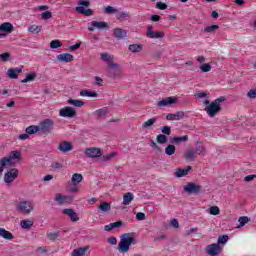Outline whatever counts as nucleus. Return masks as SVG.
I'll list each match as a JSON object with an SVG mask.
<instances>
[{"instance_id":"nucleus-31","label":"nucleus","mask_w":256,"mask_h":256,"mask_svg":"<svg viewBox=\"0 0 256 256\" xmlns=\"http://www.w3.org/2000/svg\"><path fill=\"white\" fill-rule=\"evenodd\" d=\"M69 198L63 194H56L55 196V201L58 203V205H64V203H67Z\"/></svg>"},{"instance_id":"nucleus-22","label":"nucleus","mask_w":256,"mask_h":256,"mask_svg":"<svg viewBox=\"0 0 256 256\" xmlns=\"http://www.w3.org/2000/svg\"><path fill=\"white\" fill-rule=\"evenodd\" d=\"M187 141H189V136L187 135L176 136L170 140V142L173 143L174 145H179L180 143H187Z\"/></svg>"},{"instance_id":"nucleus-50","label":"nucleus","mask_w":256,"mask_h":256,"mask_svg":"<svg viewBox=\"0 0 256 256\" xmlns=\"http://www.w3.org/2000/svg\"><path fill=\"white\" fill-rule=\"evenodd\" d=\"M200 71L202 73H209V71H211V64L209 63H204L200 66Z\"/></svg>"},{"instance_id":"nucleus-25","label":"nucleus","mask_w":256,"mask_h":256,"mask_svg":"<svg viewBox=\"0 0 256 256\" xmlns=\"http://www.w3.org/2000/svg\"><path fill=\"white\" fill-rule=\"evenodd\" d=\"M87 251H89V246L77 248L72 251L71 256H85V253H87Z\"/></svg>"},{"instance_id":"nucleus-33","label":"nucleus","mask_w":256,"mask_h":256,"mask_svg":"<svg viewBox=\"0 0 256 256\" xmlns=\"http://www.w3.org/2000/svg\"><path fill=\"white\" fill-rule=\"evenodd\" d=\"M0 31L11 33V31H13V24L9 22L2 23L0 25Z\"/></svg>"},{"instance_id":"nucleus-28","label":"nucleus","mask_w":256,"mask_h":256,"mask_svg":"<svg viewBox=\"0 0 256 256\" xmlns=\"http://www.w3.org/2000/svg\"><path fill=\"white\" fill-rule=\"evenodd\" d=\"M184 158L186 161H195V150H193V148L186 150L184 153Z\"/></svg>"},{"instance_id":"nucleus-21","label":"nucleus","mask_w":256,"mask_h":256,"mask_svg":"<svg viewBox=\"0 0 256 256\" xmlns=\"http://www.w3.org/2000/svg\"><path fill=\"white\" fill-rule=\"evenodd\" d=\"M189 171H191V166H187L186 169L177 168L176 171L174 172V176L178 178L185 177V175L189 174Z\"/></svg>"},{"instance_id":"nucleus-45","label":"nucleus","mask_w":256,"mask_h":256,"mask_svg":"<svg viewBox=\"0 0 256 256\" xmlns=\"http://www.w3.org/2000/svg\"><path fill=\"white\" fill-rule=\"evenodd\" d=\"M156 141H157V143H159V145H165V143H167V141H169V139L167 138V136H165V134H159L156 137Z\"/></svg>"},{"instance_id":"nucleus-58","label":"nucleus","mask_w":256,"mask_h":256,"mask_svg":"<svg viewBox=\"0 0 256 256\" xmlns=\"http://www.w3.org/2000/svg\"><path fill=\"white\" fill-rule=\"evenodd\" d=\"M253 179H256V175L255 174H251V175L245 176L244 177V182L245 183H249V182L253 181Z\"/></svg>"},{"instance_id":"nucleus-32","label":"nucleus","mask_w":256,"mask_h":256,"mask_svg":"<svg viewBox=\"0 0 256 256\" xmlns=\"http://www.w3.org/2000/svg\"><path fill=\"white\" fill-rule=\"evenodd\" d=\"M157 123V118H150L142 124V129H151Z\"/></svg>"},{"instance_id":"nucleus-20","label":"nucleus","mask_w":256,"mask_h":256,"mask_svg":"<svg viewBox=\"0 0 256 256\" xmlns=\"http://www.w3.org/2000/svg\"><path fill=\"white\" fill-rule=\"evenodd\" d=\"M56 59L61 63H71V61H73V55L70 53H62L58 54Z\"/></svg>"},{"instance_id":"nucleus-35","label":"nucleus","mask_w":256,"mask_h":256,"mask_svg":"<svg viewBox=\"0 0 256 256\" xmlns=\"http://www.w3.org/2000/svg\"><path fill=\"white\" fill-rule=\"evenodd\" d=\"M26 133L30 135H35V133H39V126L38 125H31L26 128Z\"/></svg>"},{"instance_id":"nucleus-36","label":"nucleus","mask_w":256,"mask_h":256,"mask_svg":"<svg viewBox=\"0 0 256 256\" xmlns=\"http://www.w3.org/2000/svg\"><path fill=\"white\" fill-rule=\"evenodd\" d=\"M175 151H177V148L173 144H169L165 148V153H166V155H168V157H171V156L175 155Z\"/></svg>"},{"instance_id":"nucleus-14","label":"nucleus","mask_w":256,"mask_h":256,"mask_svg":"<svg viewBox=\"0 0 256 256\" xmlns=\"http://www.w3.org/2000/svg\"><path fill=\"white\" fill-rule=\"evenodd\" d=\"M107 27H109L107 22L92 21L88 26V31H95V29L103 31V29H107Z\"/></svg>"},{"instance_id":"nucleus-40","label":"nucleus","mask_w":256,"mask_h":256,"mask_svg":"<svg viewBox=\"0 0 256 256\" xmlns=\"http://www.w3.org/2000/svg\"><path fill=\"white\" fill-rule=\"evenodd\" d=\"M249 217L247 216H241L239 219H238V223L239 225L237 226V229H241V227H245V225H247V223H249Z\"/></svg>"},{"instance_id":"nucleus-2","label":"nucleus","mask_w":256,"mask_h":256,"mask_svg":"<svg viewBox=\"0 0 256 256\" xmlns=\"http://www.w3.org/2000/svg\"><path fill=\"white\" fill-rule=\"evenodd\" d=\"M223 101H225V98L221 97L209 104V99H204L202 103L203 105H207V107L204 108V111H206L209 117H215V115L221 111V103H223Z\"/></svg>"},{"instance_id":"nucleus-41","label":"nucleus","mask_w":256,"mask_h":256,"mask_svg":"<svg viewBox=\"0 0 256 256\" xmlns=\"http://www.w3.org/2000/svg\"><path fill=\"white\" fill-rule=\"evenodd\" d=\"M229 241V236L228 235H222L218 237L217 240V245H220L221 247H223V245H226V243Z\"/></svg>"},{"instance_id":"nucleus-42","label":"nucleus","mask_w":256,"mask_h":256,"mask_svg":"<svg viewBox=\"0 0 256 256\" xmlns=\"http://www.w3.org/2000/svg\"><path fill=\"white\" fill-rule=\"evenodd\" d=\"M68 104L73 105V107H83V105H85V102H83L82 100L69 99Z\"/></svg>"},{"instance_id":"nucleus-27","label":"nucleus","mask_w":256,"mask_h":256,"mask_svg":"<svg viewBox=\"0 0 256 256\" xmlns=\"http://www.w3.org/2000/svg\"><path fill=\"white\" fill-rule=\"evenodd\" d=\"M114 37H116V39H125V37H127V31L121 28H116L114 29Z\"/></svg>"},{"instance_id":"nucleus-30","label":"nucleus","mask_w":256,"mask_h":256,"mask_svg":"<svg viewBox=\"0 0 256 256\" xmlns=\"http://www.w3.org/2000/svg\"><path fill=\"white\" fill-rule=\"evenodd\" d=\"M135 199V196L131 192H127L123 196V205H131V201Z\"/></svg>"},{"instance_id":"nucleus-47","label":"nucleus","mask_w":256,"mask_h":256,"mask_svg":"<svg viewBox=\"0 0 256 256\" xmlns=\"http://www.w3.org/2000/svg\"><path fill=\"white\" fill-rule=\"evenodd\" d=\"M59 47H63V43L60 40H52L50 42L51 49H59Z\"/></svg>"},{"instance_id":"nucleus-46","label":"nucleus","mask_w":256,"mask_h":256,"mask_svg":"<svg viewBox=\"0 0 256 256\" xmlns=\"http://www.w3.org/2000/svg\"><path fill=\"white\" fill-rule=\"evenodd\" d=\"M219 29V25L207 26L203 29L204 33H215Z\"/></svg>"},{"instance_id":"nucleus-55","label":"nucleus","mask_w":256,"mask_h":256,"mask_svg":"<svg viewBox=\"0 0 256 256\" xmlns=\"http://www.w3.org/2000/svg\"><path fill=\"white\" fill-rule=\"evenodd\" d=\"M156 8L160 9L161 11H165V9H167V4H165L163 2H157L156 3Z\"/></svg>"},{"instance_id":"nucleus-64","label":"nucleus","mask_w":256,"mask_h":256,"mask_svg":"<svg viewBox=\"0 0 256 256\" xmlns=\"http://www.w3.org/2000/svg\"><path fill=\"white\" fill-rule=\"evenodd\" d=\"M108 243H110V245H117V238L115 237L108 238Z\"/></svg>"},{"instance_id":"nucleus-57","label":"nucleus","mask_w":256,"mask_h":256,"mask_svg":"<svg viewBox=\"0 0 256 256\" xmlns=\"http://www.w3.org/2000/svg\"><path fill=\"white\" fill-rule=\"evenodd\" d=\"M53 17V14L50 11H46L42 13V19L47 20L51 19Z\"/></svg>"},{"instance_id":"nucleus-4","label":"nucleus","mask_w":256,"mask_h":256,"mask_svg":"<svg viewBox=\"0 0 256 256\" xmlns=\"http://www.w3.org/2000/svg\"><path fill=\"white\" fill-rule=\"evenodd\" d=\"M21 161V152L15 150L12 151L9 157L2 158V167H14Z\"/></svg>"},{"instance_id":"nucleus-19","label":"nucleus","mask_w":256,"mask_h":256,"mask_svg":"<svg viewBox=\"0 0 256 256\" xmlns=\"http://www.w3.org/2000/svg\"><path fill=\"white\" fill-rule=\"evenodd\" d=\"M185 117V112L183 111H178L175 114L169 113L166 115L167 121H181Z\"/></svg>"},{"instance_id":"nucleus-6","label":"nucleus","mask_w":256,"mask_h":256,"mask_svg":"<svg viewBox=\"0 0 256 256\" xmlns=\"http://www.w3.org/2000/svg\"><path fill=\"white\" fill-rule=\"evenodd\" d=\"M91 3L87 0H81L78 3V7H76L77 13H81V15H86V17H91L93 15V10L86 9L85 7H89Z\"/></svg>"},{"instance_id":"nucleus-5","label":"nucleus","mask_w":256,"mask_h":256,"mask_svg":"<svg viewBox=\"0 0 256 256\" xmlns=\"http://www.w3.org/2000/svg\"><path fill=\"white\" fill-rule=\"evenodd\" d=\"M55 122L51 119H44L38 125V130L40 133H44L45 135L51 133L53 131V127Z\"/></svg>"},{"instance_id":"nucleus-51","label":"nucleus","mask_w":256,"mask_h":256,"mask_svg":"<svg viewBox=\"0 0 256 256\" xmlns=\"http://www.w3.org/2000/svg\"><path fill=\"white\" fill-rule=\"evenodd\" d=\"M209 213L210 215H219V213H221V210H219V207L217 206H211L209 208Z\"/></svg>"},{"instance_id":"nucleus-56","label":"nucleus","mask_w":256,"mask_h":256,"mask_svg":"<svg viewBox=\"0 0 256 256\" xmlns=\"http://www.w3.org/2000/svg\"><path fill=\"white\" fill-rule=\"evenodd\" d=\"M247 97H248L249 99H256V88L250 90V91L247 93Z\"/></svg>"},{"instance_id":"nucleus-18","label":"nucleus","mask_w":256,"mask_h":256,"mask_svg":"<svg viewBox=\"0 0 256 256\" xmlns=\"http://www.w3.org/2000/svg\"><path fill=\"white\" fill-rule=\"evenodd\" d=\"M177 97H167L158 102V107H167L169 105H175L177 103Z\"/></svg>"},{"instance_id":"nucleus-43","label":"nucleus","mask_w":256,"mask_h":256,"mask_svg":"<svg viewBox=\"0 0 256 256\" xmlns=\"http://www.w3.org/2000/svg\"><path fill=\"white\" fill-rule=\"evenodd\" d=\"M42 29H43V27L35 25V24L28 27L29 33H34V34L41 33Z\"/></svg>"},{"instance_id":"nucleus-17","label":"nucleus","mask_w":256,"mask_h":256,"mask_svg":"<svg viewBox=\"0 0 256 256\" xmlns=\"http://www.w3.org/2000/svg\"><path fill=\"white\" fill-rule=\"evenodd\" d=\"M19 73H23V66L19 68H10L7 71L9 79H19Z\"/></svg>"},{"instance_id":"nucleus-59","label":"nucleus","mask_w":256,"mask_h":256,"mask_svg":"<svg viewBox=\"0 0 256 256\" xmlns=\"http://www.w3.org/2000/svg\"><path fill=\"white\" fill-rule=\"evenodd\" d=\"M136 219H137L138 221H145V213H143V212H138V213L136 214Z\"/></svg>"},{"instance_id":"nucleus-39","label":"nucleus","mask_w":256,"mask_h":256,"mask_svg":"<svg viewBox=\"0 0 256 256\" xmlns=\"http://www.w3.org/2000/svg\"><path fill=\"white\" fill-rule=\"evenodd\" d=\"M129 51H131V53H140V51H143V46L139 45V44H131L128 47Z\"/></svg>"},{"instance_id":"nucleus-44","label":"nucleus","mask_w":256,"mask_h":256,"mask_svg":"<svg viewBox=\"0 0 256 256\" xmlns=\"http://www.w3.org/2000/svg\"><path fill=\"white\" fill-rule=\"evenodd\" d=\"M80 97H97V92L82 90L80 92Z\"/></svg>"},{"instance_id":"nucleus-37","label":"nucleus","mask_w":256,"mask_h":256,"mask_svg":"<svg viewBox=\"0 0 256 256\" xmlns=\"http://www.w3.org/2000/svg\"><path fill=\"white\" fill-rule=\"evenodd\" d=\"M34 79H37V73L32 72L26 75V77L21 80V83H31Z\"/></svg>"},{"instance_id":"nucleus-48","label":"nucleus","mask_w":256,"mask_h":256,"mask_svg":"<svg viewBox=\"0 0 256 256\" xmlns=\"http://www.w3.org/2000/svg\"><path fill=\"white\" fill-rule=\"evenodd\" d=\"M94 114L102 119V117H105V115H107V108L98 109L94 112Z\"/></svg>"},{"instance_id":"nucleus-12","label":"nucleus","mask_w":256,"mask_h":256,"mask_svg":"<svg viewBox=\"0 0 256 256\" xmlns=\"http://www.w3.org/2000/svg\"><path fill=\"white\" fill-rule=\"evenodd\" d=\"M19 177V170L12 168L4 174V182L7 185H11L15 179Z\"/></svg>"},{"instance_id":"nucleus-10","label":"nucleus","mask_w":256,"mask_h":256,"mask_svg":"<svg viewBox=\"0 0 256 256\" xmlns=\"http://www.w3.org/2000/svg\"><path fill=\"white\" fill-rule=\"evenodd\" d=\"M221 251H223V246L213 243L206 246V253L210 256H218L221 255Z\"/></svg>"},{"instance_id":"nucleus-54","label":"nucleus","mask_w":256,"mask_h":256,"mask_svg":"<svg viewBox=\"0 0 256 256\" xmlns=\"http://www.w3.org/2000/svg\"><path fill=\"white\" fill-rule=\"evenodd\" d=\"M113 157H115L114 152H112L110 154H106V155L102 156V161H111L113 159Z\"/></svg>"},{"instance_id":"nucleus-11","label":"nucleus","mask_w":256,"mask_h":256,"mask_svg":"<svg viewBox=\"0 0 256 256\" xmlns=\"http://www.w3.org/2000/svg\"><path fill=\"white\" fill-rule=\"evenodd\" d=\"M132 244H133L132 237L123 238L118 245V251H120V253H127L129 251V247H131Z\"/></svg>"},{"instance_id":"nucleus-26","label":"nucleus","mask_w":256,"mask_h":256,"mask_svg":"<svg viewBox=\"0 0 256 256\" xmlns=\"http://www.w3.org/2000/svg\"><path fill=\"white\" fill-rule=\"evenodd\" d=\"M35 225V222L31 219H25L20 222L21 229H31Z\"/></svg>"},{"instance_id":"nucleus-29","label":"nucleus","mask_w":256,"mask_h":256,"mask_svg":"<svg viewBox=\"0 0 256 256\" xmlns=\"http://www.w3.org/2000/svg\"><path fill=\"white\" fill-rule=\"evenodd\" d=\"M121 225H123L121 221L110 223L104 226V231H113V229H117L121 227Z\"/></svg>"},{"instance_id":"nucleus-52","label":"nucleus","mask_w":256,"mask_h":256,"mask_svg":"<svg viewBox=\"0 0 256 256\" xmlns=\"http://www.w3.org/2000/svg\"><path fill=\"white\" fill-rule=\"evenodd\" d=\"M47 237L50 239V241H55V239L59 237V232H48Z\"/></svg>"},{"instance_id":"nucleus-13","label":"nucleus","mask_w":256,"mask_h":256,"mask_svg":"<svg viewBox=\"0 0 256 256\" xmlns=\"http://www.w3.org/2000/svg\"><path fill=\"white\" fill-rule=\"evenodd\" d=\"M59 115L66 119H73V117H77V111H75L71 106H66L59 110Z\"/></svg>"},{"instance_id":"nucleus-15","label":"nucleus","mask_w":256,"mask_h":256,"mask_svg":"<svg viewBox=\"0 0 256 256\" xmlns=\"http://www.w3.org/2000/svg\"><path fill=\"white\" fill-rule=\"evenodd\" d=\"M62 215H67V217H70V221H72V223H77V221H79V214H77L73 208L63 209Z\"/></svg>"},{"instance_id":"nucleus-53","label":"nucleus","mask_w":256,"mask_h":256,"mask_svg":"<svg viewBox=\"0 0 256 256\" xmlns=\"http://www.w3.org/2000/svg\"><path fill=\"white\" fill-rule=\"evenodd\" d=\"M161 132L165 136L171 135V126H163V127H161Z\"/></svg>"},{"instance_id":"nucleus-3","label":"nucleus","mask_w":256,"mask_h":256,"mask_svg":"<svg viewBox=\"0 0 256 256\" xmlns=\"http://www.w3.org/2000/svg\"><path fill=\"white\" fill-rule=\"evenodd\" d=\"M35 210V204L31 200H22L16 204V211L21 215H31Z\"/></svg>"},{"instance_id":"nucleus-34","label":"nucleus","mask_w":256,"mask_h":256,"mask_svg":"<svg viewBox=\"0 0 256 256\" xmlns=\"http://www.w3.org/2000/svg\"><path fill=\"white\" fill-rule=\"evenodd\" d=\"M72 185H79L83 181V175L79 173H74L71 178Z\"/></svg>"},{"instance_id":"nucleus-7","label":"nucleus","mask_w":256,"mask_h":256,"mask_svg":"<svg viewBox=\"0 0 256 256\" xmlns=\"http://www.w3.org/2000/svg\"><path fill=\"white\" fill-rule=\"evenodd\" d=\"M201 189H202L201 185H199L195 182L187 183L184 186V191L188 195H199V193H201Z\"/></svg>"},{"instance_id":"nucleus-38","label":"nucleus","mask_w":256,"mask_h":256,"mask_svg":"<svg viewBox=\"0 0 256 256\" xmlns=\"http://www.w3.org/2000/svg\"><path fill=\"white\" fill-rule=\"evenodd\" d=\"M99 211H101L102 213H107L108 211H111V204L107 203V202H102L99 207H98Z\"/></svg>"},{"instance_id":"nucleus-1","label":"nucleus","mask_w":256,"mask_h":256,"mask_svg":"<svg viewBox=\"0 0 256 256\" xmlns=\"http://www.w3.org/2000/svg\"><path fill=\"white\" fill-rule=\"evenodd\" d=\"M100 58L104 63H108V75L112 79H117L121 73V66L115 63V56L107 52L101 53Z\"/></svg>"},{"instance_id":"nucleus-16","label":"nucleus","mask_w":256,"mask_h":256,"mask_svg":"<svg viewBox=\"0 0 256 256\" xmlns=\"http://www.w3.org/2000/svg\"><path fill=\"white\" fill-rule=\"evenodd\" d=\"M58 150L61 153H69V151H73V143L69 141H62L58 146Z\"/></svg>"},{"instance_id":"nucleus-24","label":"nucleus","mask_w":256,"mask_h":256,"mask_svg":"<svg viewBox=\"0 0 256 256\" xmlns=\"http://www.w3.org/2000/svg\"><path fill=\"white\" fill-rule=\"evenodd\" d=\"M0 237H2V239H6V241H12V239H14L13 234L5 228H0Z\"/></svg>"},{"instance_id":"nucleus-62","label":"nucleus","mask_w":256,"mask_h":256,"mask_svg":"<svg viewBox=\"0 0 256 256\" xmlns=\"http://www.w3.org/2000/svg\"><path fill=\"white\" fill-rule=\"evenodd\" d=\"M29 134L26 132L25 134H20L19 136H18V139H20V141H25V140H27V139H29Z\"/></svg>"},{"instance_id":"nucleus-61","label":"nucleus","mask_w":256,"mask_h":256,"mask_svg":"<svg viewBox=\"0 0 256 256\" xmlns=\"http://www.w3.org/2000/svg\"><path fill=\"white\" fill-rule=\"evenodd\" d=\"M69 191H70L71 193H78V191H79V186L73 184L72 186L69 187Z\"/></svg>"},{"instance_id":"nucleus-9","label":"nucleus","mask_w":256,"mask_h":256,"mask_svg":"<svg viewBox=\"0 0 256 256\" xmlns=\"http://www.w3.org/2000/svg\"><path fill=\"white\" fill-rule=\"evenodd\" d=\"M146 37H148V39H163V37H165V32L155 31L153 30L152 25H148L146 29Z\"/></svg>"},{"instance_id":"nucleus-49","label":"nucleus","mask_w":256,"mask_h":256,"mask_svg":"<svg viewBox=\"0 0 256 256\" xmlns=\"http://www.w3.org/2000/svg\"><path fill=\"white\" fill-rule=\"evenodd\" d=\"M11 59V54L9 52H5L0 54V61L3 63H7Z\"/></svg>"},{"instance_id":"nucleus-63","label":"nucleus","mask_w":256,"mask_h":256,"mask_svg":"<svg viewBox=\"0 0 256 256\" xmlns=\"http://www.w3.org/2000/svg\"><path fill=\"white\" fill-rule=\"evenodd\" d=\"M106 13H117V10L112 6H108L105 8Z\"/></svg>"},{"instance_id":"nucleus-23","label":"nucleus","mask_w":256,"mask_h":256,"mask_svg":"<svg viewBox=\"0 0 256 256\" xmlns=\"http://www.w3.org/2000/svg\"><path fill=\"white\" fill-rule=\"evenodd\" d=\"M196 153L197 155H199L200 157H205V155H207V148L205 147V145L197 142L196 145Z\"/></svg>"},{"instance_id":"nucleus-60","label":"nucleus","mask_w":256,"mask_h":256,"mask_svg":"<svg viewBox=\"0 0 256 256\" xmlns=\"http://www.w3.org/2000/svg\"><path fill=\"white\" fill-rule=\"evenodd\" d=\"M127 17H129L128 12H120V13L117 15V18H118V19H127Z\"/></svg>"},{"instance_id":"nucleus-8","label":"nucleus","mask_w":256,"mask_h":256,"mask_svg":"<svg viewBox=\"0 0 256 256\" xmlns=\"http://www.w3.org/2000/svg\"><path fill=\"white\" fill-rule=\"evenodd\" d=\"M84 155L88 157V159H97L103 155V151H101V148L90 147L85 149Z\"/></svg>"}]
</instances>
